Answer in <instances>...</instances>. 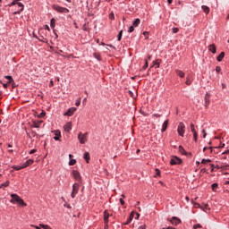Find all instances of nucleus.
Here are the masks:
<instances>
[{"label": "nucleus", "mask_w": 229, "mask_h": 229, "mask_svg": "<svg viewBox=\"0 0 229 229\" xmlns=\"http://www.w3.org/2000/svg\"><path fill=\"white\" fill-rule=\"evenodd\" d=\"M10 197V203H12L13 205H15V203H17L21 207H28V204H26V202H24V199H22L21 196L17 195V193H12Z\"/></svg>", "instance_id": "nucleus-1"}, {"label": "nucleus", "mask_w": 229, "mask_h": 229, "mask_svg": "<svg viewBox=\"0 0 229 229\" xmlns=\"http://www.w3.org/2000/svg\"><path fill=\"white\" fill-rule=\"evenodd\" d=\"M52 9L55 12H57V13H69V9H67L66 7H62L58 4H53L52 5Z\"/></svg>", "instance_id": "nucleus-2"}, {"label": "nucleus", "mask_w": 229, "mask_h": 229, "mask_svg": "<svg viewBox=\"0 0 229 229\" xmlns=\"http://www.w3.org/2000/svg\"><path fill=\"white\" fill-rule=\"evenodd\" d=\"M182 164H183V160L178 156H173L170 159V165H182Z\"/></svg>", "instance_id": "nucleus-3"}, {"label": "nucleus", "mask_w": 229, "mask_h": 229, "mask_svg": "<svg viewBox=\"0 0 229 229\" xmlns=\"http://www.w3.org/2000/svg\"><path fill=\"white\" fill-rule=\"evenodd\" d=\"M81 183L80 182H75L72 184V193H71V198H72V199H74V198H76V194H78V192L80 191V185Z\"/></svg>", "instance_id": "nucleus-4"}, {"label": "nucleus", "mask_w": 229, "mask_h": 229, "mask_svg": "<svg viewBox=\"0 0 229 229\" xmlns=\"http://www.w3.org/2000/svg\"><path fill=\"white\" fill-rule=\"evenodd\" d=\"M72 176H73L74 180H76L78 183H82L81 174H80V171L78 170L72 171Z\"/></svg>", "instance_id": "nucleus-5"}, {"label": "nucleus", "mask_w": 229, "mask_h": 229, "mask_svg": "<svg viewBox=\"0 0 229 229\" xmlns=\"http://www.w3.org/2000/svg\"><path fill=\"white\" fill-rule=\"evenodd\" d=\"M177 133L180 137H183L185 133V123H183L182 122L179 123Z\"/></svg>", "instance_id": "nucleus-6"}, {"label": "nucleus", "mask_w": 229, "mask_h": 229, "mask_svg": "<svg viewBox=\"0 0 229 229\" xmlns=\"http://www.w3.org/2000/svg\"><path fill=\"white\" fill-rule=\"evenodd\" d=\"M78 108L76 107H70L65 113H64V115L65 117H71L74 114V112H76Z\"/></svg>", "instance_id": "nucleus-7"}, {"label": "nucleus", "mask_w": 229, "mask_h": 229, "mask_svg": "<svg viewBox=\"0 0 229 229\" xmlns=\"http://www.w3.org/2000/svg\"><path fill=\"white\" fill-rule=\"evenodd\" d=\"M170 223L172 225H174V226H178V225H180V223H182V220L180 218H178V216H173L170 219Z\"/></svg>", "instance_id": "nucleus-8"}, {"label": "nucleus", "mask_w": 229, "mask_h": 229, "mask_svg": "<svg viewBox=\"0 0 229 229\" xmlns=\"http://www.w3.org/2000/svg\"><path fill=\"white\" fill-rule=\"evenodd\" d=\"M54 133H55L54 140L61 141L62 140L60 139L62 137V131H60V130H55L54 131Z\"/></svg>", "instance_id": "nucleus-9"}, {"label": "nucleus", "mask_w": 229, "mask_h": 229, "mask_svg": "<svg viewBox=\"0 0 229 229\" xmlns=\"http://www.w3.org/2000/svg\"><path fill=\"white\" fill-rule=\"evenodd\" d=\"M78 140H79L80 144H85V142H87V138L84 137L83 133L79 132Z\"/></svg>", "instance_id": "nucleus-10"}, {"label": "nucleus", "mask_w": 229, "mask_h": 229, "mask_svg": "<svg viewBox=\"0 0 229 229\" xmlns=\"http://www.w3.org/2000/svg\"><path fill=\"white\" fill-rule=\"evenodd\" d=\"M18 6H21V8H20V10L13 13V15H21V13H22V12H24V4L20 3L18 4Z\"/></svg>", "instance_id": "nucleus-11"}, {"label": "nucleus", "mask_w": 229, "mask_h": 229, "mask_svg": "<svg viewBox=\"0 0 229 229\" xmlns=\"http://www.w3.org/2000/svg\"><path fill=\"white\" fill-rule=\"evenodd\" d=\"M64 131H67L69 133V131H71V130H72V123L71 122H68L65 123V125L64 126Z\"/></svg>", "instance_id": "nucleus-12"}, {"label": "nucleus", "mask_w": 229, "mask_h": 229, "mask_svg": "<svg viewBox=\"0 0 229 229\" xmlns=\"http://www.w3.org/2000/svg\"><path fill=\"white\" fill-rule=\"evenodd\" d=\"M133 217H135V212L131 211L124 225H130L133 221Z\"/></svg>", "instance_id": "nucleus-13"}, {"label": "nucleus", "mask_w": 229, "mask_h": 229, "mask_svg": "<svg viewBox=\"0 0 229 229\" xmlns=\"http://www.w3.org/2000/svg\"><path fill=\"white\" fill-rule=\"evenodd\" d=\"M35 160L33 159H28L25 163L22 164L23 169H26V167H30L32 164H34Z\"/></svg>", "instance_id": "nucleus-14"}, {"label": "nucleus", "mask_w": 229, "mask_h": 229, "mask_svg": "<svg viewBox=\"0 0 229 229\" xmlns=\"http://www.w3.org/2000/svg\"><path fill=\"white\" fill-rule=\"evenodd\" d=\"M167 126H169V120H165L163 124H162V128H161V131L162 133H164V131H165L167 130Z\"/></svg>", "instance_id": "nucleus-15"}, {"label": "nucleus", "mask_w": 229, "mask_h": 229, "mask_svg": "<svg viewBox=\"0 0 229 229\" xmlns=\"http://www.w3.org/2000/svg\"><path fill=\"white\" fill-rule=\"evenodd\" d=\"M208 51H210L213 55H216L217 53V49L216 48V45L211 44L208 46Z\"/></svg>", "instance_id": "nucleus-16"}, {"label": "nucleus", "mask_w": 229, "mask_h": 229, "mask_svg": "<svg viewBox=\"0 0 229 229\" xmlns=\"http://www.w3.org/2000/svg\"><path fill=\"white\" fill-rule=\"evenodd\" d=\"M83 158H84V160L86 161L87 164H89L90 163V153L84 152Z\"/></svg>", "instance_id": "nucleus-17"}, {"label": "nucleus", "mask_w": 229, "mask_h": 229, "mask_svg": "<svg viewBox=\"0 0 229 229\" xmlns=\"http://www.w3.org/2000/svg\"><path fill=\"white\" fill-rule=\"evenodd\" d=\"M109 217H110V214L108 213L107 210H105V211H104V222H105L106 224H108V219H109Z\"/></svg>", "instance_id": "nucleus-18"}, {"label": "nucleus", "mask_w": 229, "mask_h": 229, "mask_svg": "<svg viewBox=\"0 0 229 229\" xmlns=\"http://www.w3.org/2000/svg\"><path fill=\"white\" fill-rule=\"evenodd\" d=\"M175 74L179 76L180 78H185V72L182 70H175Z\"/></svg>", "instance_id": "nucleus-19"}, {"label": "nucleus", "mask_w": 229, "mask_h": 229, "mask_svg": "<svg viewBox=\"0 0 229 229\" xmlns=\"http://www.w3.org/2000/svg\"><path fill=\"white\" fill-rule=\"evenodd\" d=\"M210 97V95L208 94V92L206 93V96H205V106H208V105H210V99L208 98V97Z\"/></svg>", "instance_id": "nucleus-20"}, {"label": "nucleus", "mask_w": 229, "mask_h": 229, "mask_svg": "<svg viewBox=\"0 0 229 229\" xmlns=\"http://www.w3.org/2000/svg\"><path fill=\"white\" fill-rule=\"evenodd\" d=\"M160 62H161V60H159V59L154 61L153 64L150 67H155L156 66V69L160 68Z\"/></svg>", "instance_id": "nucleus-21"}, {"label": "nucleus", "mask_w": 229, "mask_h": 229, "mask_svg": "<svg viewBox=\"0 0 229 229\" xmlns=\"http://www.w3.org/2000/svg\"><path fill=\"white\" fill-rule=\"evenodd\" d=\"M219 187V184L217 182H214L211 184V189L213 192H217V188Z\"/></svg>", "instance_id": "nucleus-22"}, {"label": "nucleus", "mask_w": 229, "mask_h": 229, "mask_svg": "<svg viewBox=\"0 0 229 229\" xmlns=\"http://www.w3.org/2000/svg\"><path fill=\"white\" fill-rule=\"evenodd\" d=\"M201 8H202L204 13H210V7L209 6L202 5Z\"/></svg>", "instance_id": "nucleus-23"}, {"label": "nucleus", "mask_w": 229, "mask_h": 229, "mask_svg": "<svg viewBox=\"0 0 229 229\" xmlns=\"http://www.w3.org/2000/svg\"><path fill=\"white\" fill-rule=\"evenodd\" d=\"M56 26V22H55V18H52L51 20H50V28L53 30H55V27Z\"/></svg>", "instance_id": "nucleus-24"}, {"label": "nucleus", "mask_w": 229, "mask_h": 229, "mask_svg": "<svg viewBox=\"0 0 229 229\" xmlns=\"http://www.w3.org/2000/svg\"><path fill=\"white\" fill-rule=\"evenodd\" d=\"M223 58H225V52H221L216 57L217 62H223Z\"/></svg>", "instance_id": "nucleus-25"}, {"label": "nucleus", "mask_w": 229, "mask_h": 229, "mask_svg": "<svg viewBox=\"0 0 229 229\" xmlns=\"http://www.w3.org/2000/svg\"><path fill=\"white\" fill-rule=\"evenodd\" d=\"M179 153H181V155H184V156L187 155L185 148L182 145L179 146Z\"/></svg>", "instance_id": "nucleus-26"}, {"label": "nucleus", "mask_w": 229, "mask_h": 229, "mask_svg": "<svg viewBox=\"0 0 229 229\" xmlns=\"http://www.w3.org/2000/svg\"><path fill=\"white\" fill-rule=\"evenodd\" d=\"M139 24H140V19L137 18L132 21V26H134V28H137L139 26Z\"/></svg>", "instance_id": "nucleus-27"}, {"label": "nucleus", "mask_w": 229, "mask_h": 229, "mask_svg": "<svg viewBox=\"0 0 229 229\" xmlns=\"http://www.w3.org/2000/svg\"><path fill=\"white\" fill-rule=\"evenodd\" d=\"M12 168L14 171H21V169H24V166L22 165H13Z\"/></svg>", "instance_id": "nucleus-28"}, {"label": "nucleus", "mask_w": 229, "mask_h": 229, "mask_svg": "<svg viewBox=\"0 0 229 229\" xmlns=\"http://www.w3.org/2000/svg\"><path fill=\"white\" fill-rule=\"evenodd\" d=\"M191 203H193L194 207H196L197 208H200V210H204V208L201 206V204H199L198 202H194V200H191Z\"/></svg>", "instance_id": "nucleus-29"}, {"label": "nucleus", "mask_w": 229, "mask_h": 229, "mask_svg": "<svg viewBox=\"0 0 229 229\" xmlns=\"http://www.w3.org/2000/svg\"><path fill=\"white\" fill-rule=\"evenodd\" d=\"M10 185V181H6L0 184V189H4V187H8Z\"/></svg>", "instance_id": "nucleus-30"}, {"label": "nucleus", "mask_w": 229, "mask_h": 229, "mask_svg": "<svg viewBox=\"0 0 229 229\" xmlns=\"http://www.w3.org/2000/svg\"><path fill=\"white\" fill-rule=\"evenodd\" d=\"M93 56H94V58H96V60H98V62H101L102 59H101V55L99 54L94 53Z\"/></svg>", "instance_id": "nucleus-31"}, {"label": "nucleus", "mask_w": 229, "mask_h": 229, "mask_svg": "<svg viewBox=\"0 0 229 229\" xmlns=\"http://www.w3.org/2000/svg\"><path fill=\"white\" fill-rule=\"evenodd\" d=\"M4 78L8 81L7 83L9 84L11 81H13V77H12V75H5Z\"/></svg>", "instance_id": "nucleus-32"}, {"label": "nucleus", "mask_w": 229, "mask_h": 229, "mask_svg": "<svg viewBox=\"0 0 229 229\" xmlns=\"http://www.w3.org/2000/svg\"><path fill=\"white\" fill-rule=\"evenodd\" d=\"M128 94H129L130 98H132V99H137V96H135L133 91L128 90Z\"/></svg>", "instance_id": "nucleus-33"}, {"label": "nucleus", "mask_w": 229, "mask_h": 229, "mask_svg": "<svg viewBox=\"0 0 229 229\" xmlns=\"http://www.w3.org/2000/svg\"><path fill=\"white\" fill-rule=\"evenodd\" d=\"M123 38V30L119 31L118 35H117V40L118 42H121Z\"/></svg>", "instance_id": "nucleus-34"}, {"label": "nucleus", "mask_w": 229, "mask_h": 229, "mask_svg": "<svg viewBox=\"0 0 229 229\" xmlns=\"http://www.w3.org/2000/svg\"><path fill=\"white\" fill-rule=\"evenodd\" d=\"M38 119L46 117V111L42 110L39 114H38Z\"/></svg>", "instance_id": "nucleus-35"}, {"label": "nucleus", "mask_w": 229, "mask_h": 229, "mask_svg": "<svg viewBox=\"0 0 229 229\" xmlns=\"http://www.w3.org/2000/svg\"><path fill=\"white\" fill-rule=\"evenodd\" d=\"M15 4L19 6V3H17L15 0H13L11 4H7V6H9V8H12V6H15Z\"/></svg>", "instance_id": "nucleus-36"}, {"label": "nucleus", "mask_w": 229, "mask_h": 229, "mask_svg": "<svg viewBox=\"0 0 229 229\" xmlns=\"http://www.w3.org/2000/svg\"><path fill=\"white\" fill-rule=\"evenodd\" d=\"M39 226L40 228H43V229H52L51 226L44 224H39Z\"/></svg>", "instance_id": "nucleus-37"}, {"label": "nucleus", "mask_w": 229, "mask_h": 229, "mask_svg": "<svg viewBox=\"0 0 229 229\" xmlns=\"http://www.w3.org/2000/svg\"><path fill=\"white\" fill-rule=\"evenodd\" d=\"M32 128H40V124L37 122H33L32 125H31Z\"/></svg>", "instance_id": "nucleus-38"}, {"label": "nucleus", "mask_w": 229, "mask_h": 229, "mask_svg": "<svg viewBox=\"0 0 229 229\" xmlns=\"http://www.w3.org/2000/svg\"><path fill=\"white\" fill-rule=\"evenodd\" d=\"M69 165H76V159H70Z\"/></svg>", "instance_id": "nucleus-39"}, {"label": "nucleus", "mask_w": 229, "mask_h": 229, "mask_svg": "<svg viewBox=\"0 0 229 229\" xmlns=\"http://www.w3.org/2000/svg\"><path fill=\"white\" fill-rule=\"evenodd\" d=\"M133 31H135V27L133 25L130 26L128 30V33H133Z\"/></svg>", "instance_id": "nucleus-40"}, {"label": "nucleus", "mask_w": 229, "mask_h": 229, "mask_svg": "<svg viewBox=\"0 0 229 229\" xmlns=\"http://www.w3.org/2000/svg\"><path fill=\"white\" fill-rule=\"evenodd\" d=\"M155 172H156V175H154V178H157V176H160V169L156 168Z\"/></svg>", "instance_id": "nucleus-41"}, {"label": "nucleus", "mask_w": 229, "mask_h": 229, "mask_svg": "<svg viewBox=\"0 0 229 229\" xmlns=\"http://www.w3.org/2000/svg\"><path fill=\"white\" fill-rule=\"evenodd\" d=\"M143 35H144V37H145V40H148V38H149V32L144 31V32H143Z\"/></svg>", "instance_id": "nucleus-42"}, {"label": "nucleus", "mask_w": 229, "mask_h": 229, "mask_svg": "<svg viewBox=\"0 0 229 229\" xmlns=\"http://www.w3.org/2000/svg\"><path fill=\"white\" fill-rule=\"evenodd\" d=\"M191 131L192 133H196V129L194 128V123H191Z\"/></svg>", "instance_id": "nucleus-43"}, {"label": "nucleus", "mask_w": 229, "mask_h": 229, "mask_svg": "<svg viewBox=\"0 0 229 229\" xmlns=\"http://www.w3.org/2000/svg\"><path fill=\"white\" fill-rule=\"evenodd\" d=\"M81 105V98H79L75 101V106H80Z\"/></svg>", "instance_id": "nucleus-44"}, {"label": "nucleus", "mask_w": 229, "mask_h": 229, "mask_svg": "<svg viewBox=\"0 0 229 229\" xmlns=\"http://www.w3.org/2000/svg\"><path fill=\"white\" fill-rule=\"evenodd\" d=\"M193 140L195 142H198V132H193Z\"/></svg>", "instance_id": "nucleus-45"}, {"label": "nucleus", "mask_w": 229, "mask_h": 229, "mask_svg": "<svg viewBox=\"0 0 229 229\" xmlns=\"http://www.w3.org/2000/svg\"><path fill=\"white\" fill-rule=\"evenodd\" d=\"M10 85H12L13 89H17V84L15 83V81H11Z\"/></svg>", "instance_id": "nucleus-46"}, {"label": "nucleus", "mask_w": 229, "mask_h": 229, "mask_svg": "<svg viewBox=\"0 0 229 229\" xmlns=\"http://www.w3.org/2000/svg\"><path fill=\"white\" fill-rule=\"evenodd\" d=\"M0 83H2L4 89H8V85H10V83H3V81H0Z\"/></svg>", "instance_id": "nucleus-47"}, {"label": "nucleus", "mask_w": 229, "mask_h": 229, "mask_svg": "<svg viewBox=\"0 0 229 229\" xmlns=\"http://www.w3.org/2000/svg\"><path fill=\"white\" fill-rule=\"evenodd\" d=\"M185 83H186V85H191L192 81H191V79L187 78Z\"/></svg>", "instance_id": "nucleus-48"}, {"label": "nucleus", "mask_w": 229, "mask_h": 229, "mask_svg": "<svg viewBox=\"0 0 229 229\" xmlns=\"http://www.w3.org/2000/svg\"><path fill=\"white\" fill-rule=\"evenodd\" d=\"M201 133H203V139H207V131H205V129L201 131Z\"/></svg>", "instance_id": "nucleus-49"}, {"label": "nucleus", "mask_w": 229, "mask_h": 229, "mask_svg": "<svg viewBox=\"0 0 229 229\" xmlns=\"http://www.w3.org/2000/svg\"><path fill=\"white\" fill-rule=\"evenodd\" d=\"M148 67V60H146L145 64L143 65V70L146 71Z\"/></svg>", "instance_id": "nucleus-50"}, {"label": "nucleus", "mask_w": 229, "mask_h": 229, "mask_svg": "<svg viewBox=\"0 0 229 229\" xmlns=\"http://www.w3.org/2000/svg\"><path fill=\"white\" fill-rule=\"evenodd\" d=\"M42 137H44V134H37V136H36V139L38 140H40V139H42Z\"/></svg>", "instance_id": "nucleus-51"}, {"label": "nucleus", "mask_w": 229, "mask_h": 229, "mask_svg": "<svg viewBox=\"0 0 229 229\" xmlns=\"http://www.w3.org/2000/svg\"><path fill=\"white\" fill-rule=\"evenodd\" d=\"M109 18L111 19V21H114V19H115V16L114 15V13H111L109 14Z\"/></svg>", "instance_id": "nucleus-52"}, {"label": "nucleus", "mask_w": 229, "mask_h": 229, "mask_svg": "<svg viewBox=\"0 0 229 229\" xmlns=\"http://www.w3.org/2000/svg\"><path fill=\"white\" fill-rule=\"evenodd\" d=\"M173 33H178V31H180V29L178 28H173Z\"/></svg>", "instance_id": "nucleus-53"}, {"label": "nucleus", "mask_w": 229, "mask_h": 229, "mask_svg": "<svg viewBox=\"0 0 229 229\" xmlns=\"http://www.w3.org/2000/svg\"><path fill=\"white\" fill-rule=\"evenodd\" d=\"M29 153H30V155H33V154L37 153V149H35V148L30 149Z\"/></svg>", "instance_id": "nucleus-54"}, {"label": "nucleus", "mask_w": 229, "mask_h": 229, "mask_svg": "<svg viewBox=\"0 0 229 229\" xmlns=\"http://www.w3.org/2000/svg\"><path fill=\"white\" fill-rule=\"evenodd\" d=\"M134 216H134L135 219H139L140 217V214H139V213L134 212Z\"/></svg>", "instance_id": "nucleus-55"}, {"label": "nucleus", "mask_w": 229, "mask_h": 229, "mask_svg": "<svg viewBox=\"0 0 229 229\" xmlns=\"http://www.w3.org/2000/svg\"><path fill=\"white\" fill-rule=\"evenodd\" d=\"M216 72H217V73L221 72V68H220V66H216Z\"/></svg>", "instance_id": "nucleus-56"}, {"label": "nucleus", "mask_w": 229, "mask_h": 229, "mask_svg": "<svg viewBox=\"0 0 229 229\" xmlns=\"http://www.w3.org/2000/svg\"><path fill=\"white\" fill-rule=\"evenodd\" d=\"M53 33L55 35V38H58V33H56V30H54Z\"/></svg>", "instance_id": "nucleus-57"}, {"label": "nucleus", "mask_w": 229, "mask_h": 229, "mask_svg": "<svg viewBox=\"0 0 229 229\" xmlns=\"http://www.w3.org/2000/svg\"><path fill=\"white\" fill-rule=\"evenodd\" d=\"M30 135H32L33 137H37V132L35 131H31Z\"/></svg>", "instance_id": "nucleus-58"}, {"label": "nucleus", "mask_w": 229, "mask_h": 229, "mask_svg": "<svg viewBox=\"0 0 229 229\" xmlns=\"http://www.w3.org/2000/svg\"><path fill=\"white\" fill-rule=\"evenodd\" d=\"M44 28H45V30H47V31H51L49 25H45Z\"/></svg>", "instance_id": "nucleus-59"}, {"label": "nucleus", "mask_w": 229, "mask_h": 229, "mask_svg": "<svg viewBox=\"0 0 229 229\" xmlns=\"http://www.w3.org/2000/svg\"><path fill=\"white\" fill-rule=\"evenodd\" d=\"M119 201H120L121 205H124V199L121 198V199H119Z\"/></svg>", "instance_id": "nucleus-60"}, {"label": "nucleus", "mask_w": 229, "mask_h": 229, "mask_svg": "<svg viewBox=\"0 0 229 229\" xmlns=\"http://www.w3.org/2000/svg\"><path fill=\"white\" fill-rule=\"evenodd\" d=\"M197 228H203V226L200 224L194 225Z\"/></svg>", "instance_id": "nucleus-61"}, {"label": "nucleus", "mask_w": 229, "mask_h": 229, "mask_svg": "<svg viewBox=\"0 0 229 229\" xmlns=\"http://www.w3.org/2000/svg\"><path fill=\"white\" fill-rule=\"evenodd\" d=\"M138 229H146V225H140Z\"/></svg>", "instance_id": "nucleus-62"}, {"label": "nucleus", "mask_w": 229, "mask_h": 229, "mask_svg": "<svg viewBox=\"0 0 229 229\" xmlns=\"http://www.w3.org/2000/svg\"><path fill=\"white\" fill-rule=\"evenodd\" d=\"M200 173H208V172H207V168H202V169L200 170Z\"/></svg>", "instance_id": "nucleus-63"}, {"label": "nucleus", "mask_w": 229, "mask_h": 229, "mask_svg": "<svg viewBox=\"0 0 229 229\" xmlns=\"http://www.w3.org/2000/svg\"><path fill=\"white\" fill-rule=\"evenodd\" d=\"M163 229H175V228L173 226H168V227H164Z\"/></svg>", "instance_id": "nucleus-64"}]
</instances>
